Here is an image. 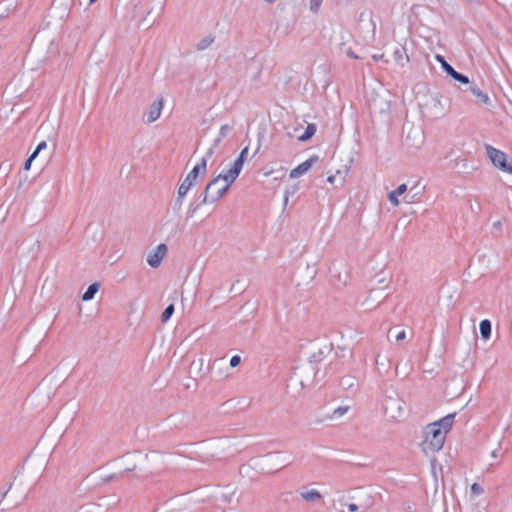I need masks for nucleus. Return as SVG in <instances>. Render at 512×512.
I'll use <instances>...</instances> for the list:
<instances>
[{"mask_svg":"<svg viewBox=\"0 0 512 512\" xmlns=\"http://www.w3.org/2000/svg\"><path fill=\"white\" fill-rule=\"evenodd\" d=\"M480 333L484 340H488L491 336V322L487 319L480 322Z\"/></svg>","mask_w":512,"mask_h":512,"instance_id":"2eb2a0df","label":"nucleus"},{"mask_svg":"<svg viewBox=\"0 0 512 512\" xmlns=\"http://www.w3.org/2000/svg\"><path fill=\"white\" fill-rule=\"evenodd\" d=\"M349 409V406H339L338 408L334 409L330 414H327L326 419L332 421L339 420L349 411Z\"/></svg>","mask_w":512,"mask_h":512,"instance_id":"ddd939ff","label":"nucleus"},{"mask_svg":"<svg viewBox=\"0 0 512 512\" xmlns=\"http://www.w3.org/2000/svg\"><path fill=\"white\" fill-rule=\"evenodd\" d=\"M356 383H357V379L351 375L344 376L340 381V385L344 389H350V388L354 387L356 385Z\"/></svg>","mask_w":512,"mask_h":512,"instance_id":"4be33fe9","label":"nucleus"},{"mask_svg":"<svg viewBox=\"0 0 512 512\" xmlns=\"http://www.w3.org/2000/svg\"><path fill=\"white\" fill-rule=\"evenodd\" d=\"M316 130H317V128H316L315 124H308L305 132L298 137V140L301 142H305V141L309 140L310 138H312L314 136V134L316 133Z\"/></svg>","mask_w":512,"mask_h":512,"instance_id":"a211bd4d","label":"nucleus"},{"mask_svg":"<svg viewBox=\"0 0 512 512\" xmlns=\"http://www.w3.org/2000/svg\"><path fill=\"white\" fill-rule=\"evenodd\" d=\"M349 38H350V36L348 34H343L342 35L343 42H341L340 45H339L340 52L345 54L349 58L360 59L361 57L358 56L357 54H355L350 46H347V41L346 40L349 39Z\"/></svg>","mask_w":512,"mask_h":512,"instance_id":"f8f14e48","label":"nucleus"},{"mask_svg":"<svg viewBox=\"0 0 512 512\" xmlns=\"http://www.w3.org/2000/svg\"><path fill=\"white\" fill-rule=\"evenodd\" d=\"M214 42V37L212 36H207L205 38H203L202 40H200L196 47H197V50L199 51H202V50H205L207 49L212 43Z\"/></svg>","mask_w":512,"mask_h":512,"instance_id":"5701e85b","label":"nucleus"},{"mask_svg":"<svg viewBox=\"0 0 512 512\" xmlns=\"http://www.w3.org/2000/svg\"><path fill=\"white\" fill-rule=\"evenodd\" d=\"M174 310L175 309L173 304L168 305L161 315V321L167 322L173 315Z\"/></svg>","mask_w":512,"mask_h":512,"instance_id":"393cba45","label":"nucleus"},{"mask_svg":"<svg viewBox=\"0 0 512 512\" xmlns=\"http://www.w3.org/2000/svg\"><path fill=\"white\" fill-rule=\"evenodd\" d=\"M492 457H494V458H496V457H497V450H494V451L492 452Z\"/></svg>","mask_w":512,"mask_h":512,"instance_id":"c03bdc74","label":"nucleus"},{"mask_svg":"<svg viewBox=\"0 0 512 512\" xmlns=\"http://www.w3.org/2000/svg\"><path fill=\"white\" fill-rule=\"evenodd\" d=\"M134 458L141 459L142 456L140 454L131 455L127 458V460H131L124 468L125 471H133L136 469V461H134Z\"/></svg>","mask_w":512,"mask_h":512,"instance_id":"a878e982","label":"nucleus"},{"mask_svg":"<svg viewBox=\"0 0 512 512\" xmlns=\"http://www.w3.org/2000/svg\"><path fill=\"white\" fill-rule=\"evenodd\" d=\"M90 1V4L96 2L97 0H89Z\"/></svg>","mask_w":512,"mask_h":512,"instance_id":"a18cd8bd","label":"nucleus"},{"mask_svg":"<svg viewBox=\"0 0 512 512\" xmlns=\"http://www.w3.org/2000/svg\"><path fill=\"white\" fill-rule=\"evenodd\" d=\"M217 146L218 145H215V141H213V144L211 145V147L206 151L205 155L202 157L201 160H205V169L207 168L208 159L212 157L214 150Z\"/></svg>","mask_w":512,"mask_h":512,"instance_id":"cd10ccee","label":"nucleus"},{"mask_svg":"<svg viewBox=\"0 0 512 512\" xmlns=\"http://www.w3.org/2000/svg\"><path fill=\"white\" fill-rule=\"evenodd\" d=\"M264 2L268 3V4H272L274 3L276 0H263Z\"/></svg>","mask_w":512,"mask_h":512,"instance_id":"37998d69","label":"nucleus"},{"mask_svg":"<svg viewBox=\"0 0 512 512\" xmlns=\"http://www.w3.org/2000/svg\"><path fill=\"white\" fill-rule=\"evenodd\" d=\"M451 167L466 170L468 168V163L465 158L458 157L452 161Z\"/></svg>","mask_w":512,"mask_h":512,"instance_id":"b1692460","label":"nucleus"},{"mask_svg":"<svg viewBox=\"0 0 512 512\" xmlns=\"http://www.w3.org/2000/svg\"><path fill=\"white\" fill-rule=\"evenodd\" d=\"M46 148H47V143H46V141H42V142H40V143L37 145V147H36L35 151L33 152L34 156H36V157H37V156L39 155V153H40V152H42L43 150H45Z\"/></svg>","mask_w":512,"mask_h":512,"instance_id":"473e14b6","label":"nucleus"},{"mask_svg":"<svg viewBox=\"0 0 512 512\" xmlns=\"http://www.w3.org/2000/svg\"><path fill=\"white\" fill-rule=\"evenodd\" d=\"M393 59L400 67H404L409 62L406 49L404 47H396L393 52Z\"/></svg>","mask_w":512,"mask_h":512,"instance_id":"9b49d317","label":"nucleus"},{"mask_svg":"<svg viewBox=\"0 0 512 512\" xmlns=\"http://www.w3.org/2000/svg\"><path fill=\"white\" fill-rule=\"evenodd\" d=\"M318 161V156H312L310 157L309 159H307L306 161L302 162L301 164H299L297 167H295L294 169H292L290 171V178H298L300 176H302L303 174H305L306 172L309 171V169L312 167V165L314 163H316Z\"/></svg>","mask_w":512,"mask_h":512,"instance_id":"6e6552de","label":"nucleus"},{"mask_svg":"<svg viewBox=\"0 0 512 512\" xmlns=\"http://www.w3.org/2000/svg\"><path fill=\"white\" fill-rule=\"evenodd\" d=\"M487 157L491 160L492 164L503 172L512 174V160L508 161V156L501 150L494 148L491 145H485Z\"/></svg>","mask_w":512,"mask_h":512,"instance_id":"20e7f679","label":"nucleus"},{"mask_svg":"<svg viewBox=\"0 0 512 512\" xmlns=\"http://www.w3.org/2000/svg\"><path fill=\"white\" fill-rule=\"evenodd\" d=\"M98 290H99V284L98 283L91 284L87 288V290L84 292V294L82 295V300L83 301H89V300L93 299L94 295L97 293Z\"/></svg>","mask_w":512,"mask_h":512,"instance_id":"6ab92c4d","label":"nucleus"},{"mask_svg":"<svg viewBox=\"0 0 512 512\" xmlns=\"http://www.w3.org/2000/svg\"><path fill=\"white\" fill-rule=\"evenodd\" d=\"M382 57H383V55H379V56L378 55H373V59L375 61H379Z\"/></svg>","mask_w":512,"mask_h":512,"instance_id":"79ce46f5","label":"nucleus"},{"mask_svg":"<svg viewBox=\"0 0 512 512\" xmlns=\"http://www.w3.org/2000/svg\"><path fill=\"white\" fill-rule=\"evenodd\" d=\"M348 510L350 512H355V511L358 510V506L356 504H354V503H351V504L348 505Z\"/></svg>","mask_w":512,"mask_h":512,"instance_id":"ea45409f","label":"nucleus"},{"mask_svg":"<svg viewBox=\"0 0 512 512\" xmlns=\"http://www.w3.org/2000/svg\"><path fill=\"white\" fill-rule=\"evenodd\" d=\"M482 491H483V490H482V487H481L479 484H477V483L472 484V486H471V492H472L473 494L479 495V494H481V493H482Z\"/></svg>","mask_w":512,"mask_h":512,"instance_id":"c9c22d12","label":"nucleus"},{"mask_svg":"<svg viewBox=\"0 0 512 512\" xmlns=\"http://www.w3.org/2000/svg\"><path fill=\"white\" fill-rule=\"evenodd\" d=\"M376 365L379 373L387 374L390 370L389 360L386 358H381L380 356L376 357Z\"/></svg>","mask_w":512,"mask_h":512,"instance_id":"dca6fc26","label":"nucleus"},{"mask_svg":"<svg viewBox=\"0 0 512 512\" xmlns=\"http://www.w3.org/2000/svg\"><path fill=\"white\" fill-rule=\"evenodd\" d=\"M234 494H235L234 489H232L230 487H226L225 489L222 490V492L220 494V499L222 502L230 503L234 497Z\"/></svg>","mask_w":512,"mask_h":512,"instance_id":"412c9836","label":"nucleus"},{"mask_svg":"<svg viewBox=\"0 0 512 512\" xmlns=\"http://www.w3.org/2000/svg\"><path fill=\"white\" fill-rule=\"evenodd\" d=\"M217 146L218 145H215V141H213V144L211 145V147L206 151L205 155L202 157L201 160H205V169L207 168L208 159L212 157L214 150Z\"/></svg>","mask_w":512,"mask_h":512,"instance_id":"c85d7f7f","label":"nucleus"},{"mask_svg":"<svg viewBox=\"0 0 512 512\" xmlns=\"http://www.w3.org/2000/svg\"><path fill=\"white\" fill-rule=\"evenodd\" d=\"M454 418L455 414H448L424 428V441L421 448L426 455L434 454L442 449L446 435L452 428Z\"/></svg>","mask_w":512,"mask_h":512,"instance_id":"f257e3e1","label":"nucleus"},{"mask_svg":"<svg viewBox=\"0 0 512 512\" xmlns=\"http://www.w3.org/2000/svg\"><path fill=\"white\" fill-rule=\"evenodd\" d=\"M230 130V126L228 124H225V125H222L221 128H220V131H219V135L218 137L214 140L215 141V145H219V143L221 142V140L227 135V133L229 132Z\"/></svg>","mask_w":512,"mask_h":512,"instance_id":"bb28decb","label":"nucleus"},{"mask_svg":"<svg viewBox=\"0 0 512 512\" xmlns=\"http://www.w3.org/2000/svg\"><path fill=\"white\" fill-rule=\"evenodd\" d=\"M240 362H241V357L238 355H235L230 359V366L233 368L237 367L240 364Z\"/></svg>","mask_w":512,"mask_h":512,"instance_id":"72a5a7b5","label":"nucleus"},{"mask_svg":"<svg viewBox=\"0 0 512 512\" xmlns=\"http://www.w3.org/2000/svg\"><path fill=\"white\" fill-rule=\"evenodd\" d=\"M323 0H310V10L317 13Z\"/></svg>","mask_w":512,"mask_h":512,"instance_id":"2f4dec72","label":"nucleus"},{"mask_svg":"<svg viewBox=\"0 0 512 512\" xmlns=\"http://www.w3.org/2000/svg\"><path fill=\"white\" fill-rule=\"evenodd\" d=\"M335 179H336V176H335V175H331V176H329V177L327 178V181H328L329 183H334V182H335Z\"/></svg>","mask_w":512,"mask_h":512,"instance_id":"a19ab883","label":"nucleus"},{"mask_svg":"<svg viewBox=\"0 0 512 512\" xmlns=\"http://www.w3.org/2000/svg\"><path fill=\"white\" fill-rule=\"evenodd\" d=\"M248 155V147H245L244 149H242L240 155L238 156V158L234 161L232 167L229 169L232 171L231 174H236L239 176L241 170H242V167H243V164L246 160V157Z\"/></svg>","mask_w":512,"mask_h":512,"instance_id":"9d476101","label":"nucleus"},{"mask_svg":"<svg viewBox=\"0 0 512 512\" xmlns=\"http://www.w3.org/2000/svg\"><path fill=\"white\" fill-rule=\"evenodd\" d=\"M387 295L384 294L383 289H371L369 296L365 299L363 302V306H365L367 309H374L377 307V305L382 302Z\"/></svg>","mask_w":512,"mask_h":512,"instance_id":"0eeeda50","label":"nucleus"},{"mask_svg":"<svg viewBox=\"0 0 512 512\" xmlns=\"http://www.w3.org/2000/svg\"><path fill=\"white\" fill-rule=\"evenodd\" d=\"M452 78L455 80V81H458V82H461L463 84H468L469 83V79L467 76L459 73V72H455L452 76Z\"/></svg>","mask_w":512,"mask_h":512,"instance_id":"c756f323","label":"nucleus"},{"mask_svg":"<svg viewBox=\"0 0 512 512\" xmlns=\"http://www.w3.org/2000/svg\"><path fill=\"white\" fill-rule=\"evenodd\" d=\"M167 250H168V248L165 244H159L153 252L148 254L147 263L152 268L159 267L163 258L165 257V255L167 253Z\"/></svg>","mask_w":512,"mask_h":512,"instance_id":"423d86ee","label":"nucleus"},{"mask_svg":"<svg viewBox=\"0 0 512 512\" xmlns=\"http://www.w3.org/2000/svg\"><path fill=\"white\" fill-rule=\"evenodd\" d=\"M36 158V156H34V154L32 153L29 158L25 161V164H24V170H29L30 167H31V163L32 161Z\"/></svg>","mask_w":512,"mask_h":512,"instance_id":"e433bc0d","label":"nucleus"},{"mask_svg":"<svg viewBox=\"0 0 512 512\" xmlns=\"http://www.w3.org/2000/svg\"><path fill=\"white\" fill-rule=\"evenodd\" d=\"M199 174H205V160H201L194 168L189 172L186 178L182 181L178 188V197L176 203L179 207L182 205V198L188 193V191L195 184Z\"/></svg>","mask_w":512,"mask_h":512,"instance_id":"7ed1b4c3","label":"nucleus"},{"mask_svg":"<svg viewBox=\"0 0 512 512\" xmlns=\"http://www.w3.org/2000/svg\"><path fill=\"white\" fill-rule=\"evenodd\" d=\"M300 496L308 502H316L322 498V495L317 490L302 491Z\"/></svg>","mask_w":512,"mask_h":512,"instance_id":"4468645a","label":"nucleus"},{"mask_svg":"<svg viewBox=\"0 0 512 512\" xmlns=\"http://www.w3.org/2000/svg\"><path fill=\"white\" fill-rule=\"evenodd\" d=\"M231 173V170L221 173L208 183L204 191L203 204L217 202L228 191L238 177V175Z\"/></svg>","mask_w":512,"mask_h":512,"instance_id":"f03ea898","label":"nucleus"},{"mask_svg":"<svg viewBox=\"0 0 512 512\" xmlns=\"http://www.w3.org/2000/svg\"><path fill=\"white\" fill-rule=\"evenodd\" d=\"M386 413L394 420H400L406 415V405L399 397H387L384 402Z\"/></svg>","mask_w":512,"mask_h":512,"instance_id":"39448f33","label":"nucleus"},{"mask_svg":"<svg viewBox=\"0 0 512 512\" xmlns=\"http://www.w3.org/2000/svg\"><path fill=\"white\" fill-rule=\"evenodd\" d=\"M162 108H163V99L162 98L157 101H154L149 107V110L147 113V122L148 123L155 122L160 117Z\"/></svg>","mask_w":512,"mask_h":512,"instance_id":"1a4fd4ad","label":"nucleus"},{"mask_svg":"<svg viewBox=\"0 0 512 512\" xmlns=\"http://www.w3.org/2000/svg\"><path fill=\"white\" fill-rule=\"evenodd\" d=\"M199 208V205H191L189 207V210H188V216L189 217H193V215L196 213V211L198 210Z\"/></svg>","mask_w":512,"mask_h":512,"instance_id":"4c0bfd02","label":"nucleus"},{"mask_svg":"<svg viewBox=\"0 0 512 512\" xmlns=\"http://www.w3.org/2000/svg\"><path fill=\"white\" fill-rule=\"evenodd\" d=\"M398 196L397 194H395L394 191H391L390 193H388V200L391 202V204L393 206H398L399 205V199H398Z\"/></svg>","mask_w":512,"mask_h":512,"instance_id":"7c9ffc66","label":"nucleus"},{"mask_svg":"<svg viewBox=\"0 0 512 512\" xmlns=\"http://www.w3.org/2000/svg\"><path fill=\"white\" fill-rule=\"evenodd\" d=\"M436 60L441 63L442 68L444 71L452 77L453 74L456 72V70L444 59L441 55H436Z\"/></svg>","mask_w":512,"mask_h":512,"instance_id":"aec40b11","label":"nucleus"},{"mask_svg":"<svg viewBox=\"0 0 512 512\" xmlns=\"http://www.w3.org/2000/svg\"><path fill=\"white\" fill-rule=\"evenodd\" d=\"M405 336H406V335H405V331H404V330H402V331L398 332V333L395 335V339H396V341H402V340H404V339H405Z\"/></svg>","mask_w":512,"mask_h":512,"instance_id":"58836bf2","label":"nucleus"},{"mask_svg":"<svg viewBox=\"0 0 512 512\" xmlns=\"http://www.w3.org/2000/svg\"><path fill=\"white\" fill-rule=\"evenodd\" d=\"M469 90L481 103H489L490 99L488 95L486 93H483L477 86H471Z\"/></svg>","mask_w":512,"mask_h":512,"instance_id":"f3484780","label":"nucleus"},{"mask_svg":"<svg viewBox=\"0 0 512 512\" xmlns=\"http://www.w3.org/2000/svg\"><path fill=\"white\" fill-rule=\"evenodd\" d=\"M407 191V185L406 184H401L397 187L396 190H394L395 194L401 196L403 195L405 192Z\"/></svg>","mask_w":512,"mask_h":512,"instance_id":"f704fd0d","label":"nucleus"}]
</instances>
